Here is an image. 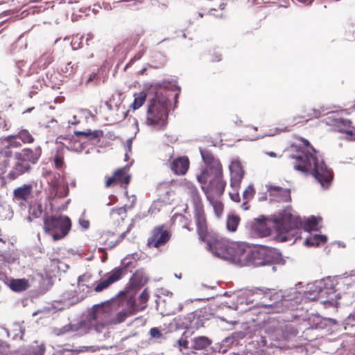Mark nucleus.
<instances>
[{
	"label": "nucleus",
	"mask_w": 355,
	"mask_h": 355,
	"mask_svg": "<svg viewBox=\"0 0 355 355\" xmlns=\"http://www.w3.org/2000/svg\"><path fill=\"white\" fill-rule=\"evenodd\" d=\"M207 249L215 257L239 266H261L275 260V251L263 246L250 248L244 244L230 243L225 239L207 241Z\"/></svg>",
	"instance_id": "nucleus-1"
},
{
	"label": "nucleus",
	"mask_w": 355,
	"mask_h": 355,
	"mask_svg": "<svg viewBox=\"0 0 355 355\" xmlns=\"http://www.w3.org/2000/svg\"><path fill=\"white\" fill-rule=\"evenodd\" d=\"M118 306L115 302L107 301L93 306L87 318L83 320L87 333L94 331L100 340L108 336L110 325L120 324L131 316V312L123 309L116 313Z\"/></svg>",
	"instance_id": "nucleus-2"
},
{
	"label": "nucleus",
	"mask_w": 355,
	"mask_h": 355,
	"mask_svg": "<svg viewBox=\"0 0 355 355\" xmlns=\"http://www.w3.org/2000/svg\"><path fill=\"white\" fill-rule=\"evenodd\" d=\"M242 295L246 297L254 296L252 301L259 300V306L268 309V312L272 313L297 309L299 303L302 300V295L297 292V288H290L279 292L266 288H255L244 291Z\"/></svg>",
	"instance_id": "nucleus-3"
},
{
	"label": "nucleus",
	"mask_w": 355,
	"mask_h": 355,
	"mask_svg": "<svg viewBox=\"0 0 355 355\" xmlns=\"http://www.w3.org/2000/svg\"><path fill=\"white\" fill-rule=\"evenodd\" d=\"M295 153L290 157L295 159L294 168L303 174L311 175L324 188H327L333 179L331 171L328 168L322 159H319L315 148L311 146L309 141H303V146H295Z\"/></svg>",
	"instance_id": "nucleus-4"
},
{
	"label": "nucleus",
	"mask_w": 355,
	"mask_h": 355,
	"mask_svg": "<svg viewBox=\"0 0 355 355\" xmlns=\"http://www.w3.org/2000/svg\"><path fill=\"white\" fill-rule=\"evenodd\" d=\"M170 92L164 87H158L150 99L146 111V124L152 130L164 129L168 123L170 106Z\"/></svg>",
	"instance_id": "nucleus-5"
},
{
	"label": "nucleus",
	"mask_w": 355,
	"mask_h": 355,
	"mask_svg": "<svg viewBox=\"0 0 355 355\" xmlns=\"http://www.w3.org/2000/svg\"><path fill=\"white\" fill-rule=\"evenodd\" d=\"M320 220L321 218L319 217L311 216L303 222L300 217L293 214L291 209H286L279 213L275 219V223L279 234L293 235V232L296 229L302 227L307 232L318 230V225Z\"/></svg>",
	"instance_id": "nucleus-6"
},
{
	"label": "nucleus",
	"mask_w": 355,
	"mask_h": 355,
	"mask_svg": "<svg viewBox=\"0 0 355 355\" xmlns=\"http://www.w3.org/2000/svg\"><path fill=\"white\" fill-rule=\"evenodd\" d=\"M71 227V220L65 216H55L44 218V232L54 241L64 238L69 233Z\"/></svg>",
	"instance_id": "nucleus-7"
},
{
	"label": "nucleus",
	"mask_w": 355,
	"mask_h": 355,
	"mask_svg": "<svg viewBox=\"0 0 355 355\" xmlns=\"http://www.w3.org/2000/svg\"><path fill=\"white\" fill-rule=\"evenodd\" d=\"M334 291V285L330 279H322L308 284L306 290L303 292L297 290V292L300 293L302 295V300L299 304L303 301L318 300Z\"/></svg>",
	"instance_id": "nucleus-8"
},
{
	"label": "nucleus",
	"mask_w": 355,
	"mask_h": 355,
	"mask_svg": "<svg viewBox=\"0 0 355 355\" xmlns=\"http://www.w3.org/2000/svg\"><path fill=\"white\" fill-rule=\"evenodd\" d=\"M277 322H268L264 326L263 331L267 339L272 340H288L295 336L298 331L291 323H282L276 326Z\"/></svg>",
	"instance_id": "nucleus-9"
},
{
	"label": "nucleus",
	"mask_w": 355,
	"mask_h": 355,
	"mask_svg": "<svg viewBox=\"0 0 355 355\" xmlns=\"http://www.w3.org/2000/svg\"><path fill=\"white\" fill-rule=\"evenodd\" d=\"M187 189L188 193L193 200L194 217L197 225L198 233L200 238L202 239L207 232V224L203 207L201 202V198L196 187L194 186L188 184Z\"/></svg>",
	"instance_id": "nucleus-10"
},
{
	"label": "nucleus",
	"mask_w": 355,
	"mask_h": 355,
	"mask_svg": "<svg viewBox=\"0 0 355 355\" xmlns=\"http://www.w3.org/2000/svg\"><path fill=\"white\" fill-rule=\"evenodd\" d=\"M230 173V187L233 192H230V196L233 201L239 202L240 196L239 190L241 182L244 177L245 172L239 160H233L229 166Z\"/></svg>",
	"instance_id": "nucleus-11"
},
{
	"label": "nucleus",
	"mask_w": 355,
	"mask_h": 355,
	"mask_svg": "<svg viewBox=\"0 0 355 355\" xmlns=\"http://www.w3.org/2000/svg\"><path fill=\"white\" fill-rule=\"evenodd\" d=\"M263 329L257 326L246 327L243 331H236L232 334L235 338L236 342L239 344V340L248 337L254 339L259 347L275 346V344L270 343L268 345L266 336L262 334Z\"/></svg>",
	"instance_id": "nucleus-12"
},
{
	"label": "nucleus",
	"mask_w": 355,
	"mask_h": 355,
	"mask_svg": "<svg viewBox=\"0 0 355 355\" xmlns=\"http://www.w3.org/2000/svg\"><path fill=\"white\" fill-rule=\"evenodd\" d=\"M209 181V186L205 187V184H201V188L204 191L206 197L209 193L211 196H220L223 195L226 182L223 179V170L209 173L207 175V182Z\"/></svg>",
	"instance_id": "nucleus-13"
},
{
	"label": "nucleus",
	"mask_w": 355,
	"mask_h": 355,
	"mask_svg": "<svg viewBox=\"0 0 355 355\" xmlns=\"http://www.w3.org/2000/svg\"><path fill=\"white\" fill-rule=\"evenodd\" d=\"M200 154L206 168L197 178L200 184H205L207 182V175L209 173L220 171L223 168L219 160L216 159L209 151L200 149Z\"/></svg>",
	"instance_id": "nucleus-14"
},
{
	"label": "nucleus",
	"mask_w": 355,
	"mask_h": 355,
	"mask_svg": "<svg viewBox=\"0 0 355 355\" xmlns=\"http://www.w3.org/2000/svg\"><path fill=\"white\" fill-rule=\"evenodd\" d=\"M34 200L33 185L24 184L13 191V201L22 209H26L29 203Z\"/></svg>",
	"instance_id": "nucleus-15"
},
{
	"label": "nucleus",
	"mask_w": 355,
	"mask_h": 355,
	"mask_svg": "<svg viewBox=\"0 0 355 355\" xmlns=\"http://www.w3.org/2000/svg\"><path fill=\"white\" fill-rule=\"evenodd\" d=\"M4 162L10 165V170L8 173V178L11 180H15L24 173H29L32 169V166L16 156L15 153L12 159L5 160Z\"/></svg>",
	"instance_id": "nucleus-16"
},
{
	"label": "nucleus",
	"mask_w": 355,
	"mask_h": 355,
	"mask_svg": "<svg viewBox=\"0 0 355 355\" xmlns=\"http://www.w3.org/2000/svg\"><path fill=\"white\" fill-rule=\"evenodd\" d=\"M171 238L170 233L163 227H155L153 230L152 236L148 240L149 247L159 248L164 245Z\"/></svg>",
	"instance_id": "nucleus-17"
},
{
	"label": "nucleus",
	"mask_w": 355,
	"mask_h": 355,
	"mask_svg": "<svg viewBox=\"0 0 355 355\" xmlns=\"http://www.w3.org/2000/svg\"><path fill=\"white\" fill-rule=\"evenodd\" d=\"M122 270L120 268H114L107 273L104 278L97 282L94 291L97 293L101 292L107 288L111 284L117 282L121 278Z\"/></svg>",
	"instance_id": "nucleus-18"
},
{
	"label": "nucleus",
	"mask_w": 355,
	"mask_h": 355,
	"mask_svg": "<svg viewBox=\"0 0 355 355\" xmlns=\"http://www.w3.org/2000/svg\"><path fill=\"white\" fill-rule=\"evenodd\" d=\"M16 156L21 159L22 161L28 164L30 166L35 164L39 160L42 155V149L40 146H37L34 149L26 148L19 152L15 153Z\"/></svg>",
	"instance_id": "nucleus-19"
},
{
	"label": "nucleus",
	"mask_w": 355,
	"mask_h": 355,
	"mask_svg": "<svg viewBox=\"0 0 355 355\" xmlns=\"http://www.w3.org/2000/svg\"><path fill=\"white\" fill-rule=\"evenodd\" d=\"M53 332L56 336H61L67 333H72L74 335L82 336L87 333L85 324L83 321L77 322L76 324H68L60 328H54Z\"/></svg>",
	"instance_id": "nucleus-20"
},
{
	"label": "nucleus",
	"mask_w": 355,
	"mask_h": 355,
	"mask_svg": "<svg viewBox=\"0 0 355 355\" xmlns=\"http://www.w3.org/2000/svg\"><path fill=\"white\" fill-rule=\"evenodd\" d=\"M333 125L340 132L345 134V137L349 140H355V127L351 126V121L342 118H334L332 119Z\"/></svg>",
	"instance_id": "nucleus-21"
},
{
	"label": "nucleus",
	"mask_w": 355,
	"mask_h": 355,
	"mask_svg": "<svg viewBox=\"0 0 355 355\" xmlns=\"http://www.w3.org/2000/svg\"><path fill=\"white\" fill-rule=\"evenodd\" d=\"M52 195L54 197L63 198L68 195L69 187L67 182L62 178L60 173L54 175L53 180L51 182Z\"/></svg>",
	"instance_id": "nucleus-22"
},
{
	"label": "nucleus",
	"mask_w": 355,
	"mask_h": 355,
	"mask_svg": "<svg viewBox=\"0 0 355 355\" xmlns=\"http://www.w3.org/2000/svg\"><path fill=\"white\" fill-rule=\"evenodd\" d=\"M149 298V293L148 290L144 289L142 293L139 295V304H137L135 302H128V304L130 306L128 309H125V311H129L131 312V315L136 313L137 311H143L147 306V302Z\"/></svg>",
	"instance_id": "nucleus-23"
},
{
	"label": "nucleus",
	"mask_w": 355,
	"mask_h": 355,
	"mask_svg": "<svg viewBox=\"0 0 355 355\" xmlns=\"http://www.w3.org/2000/svg\"><path fill=\"white\" fill-rule=\"evenodd\" d=\"M128 170V166L116 170L114 172L113 177L109 178L106 180L105 187H109L115 181H119L125 185L128 184L130 180V175L127 173Z\"/></svg>",
	"instance_id": "nucleus-24"
},
{
	"label": "nucleus",
	"mask_w": 355,
	"mask_h": 355,
	"mask_svg": "<svg viewBox=\"0 0 355 355\" xmlns=\"http://www.w3.org/2000/svg\"><path fill=\"white\" fill-rule=\"evenodd\" d=\"M189 166V161L186 157H180L171 163V169L176 175H184Z\"/></svg>",
	"instance_id": "nucleus-25"
},
{
	"label": "nucleus",
	"mask_w": 355,
	"mask_h": 355,
	"mask_svg": "<svg viewBox=\"0 0 355 355\" xmlns=\"http://www.w3.org/2000/svg\"><path fill=\"white\" fill-rule=\"evenodd\" d=\"M267 191L270 196L277 197L278 200L288 201L291 200L290 190L277 186H267Z\"/></svg>",
	"instance_id": "nucleus-26"
},
{
	"label": "nucleus",
	"mask_w": 355,
	"mask_h": 355,
	"mask_svg": "<svg viewBox=\"0 0 355 355\" xmlns=\"http://www.w3.org/2000/svg\"><path fill=\"white\" fill-rule=\"evenodd\" d=\"M191 348L196 350H202L209 346L211 340L207 336H198L191 339Z\"/></svg>",
	"instance_id": "nucleus-27"
},
{
	"label": "nucleus",
	"mask_w": 355,
	"mask_h": 355,
	"mask_svg": "<svg viewBox=\"0 0 355 355\" xmlns=\"http://www.w3.org/2000/svg\"><path fill=\"white\" fill-rule=\"evenodd\" d=\"M253 229L257 232L258 235L261 237H265L270 234V229L267 227L264 218L255 219L253 224Z\"/></svg>",
	"instance_id": "nucleus-28"
},
{
	"label": "nucleus",
	"mask_w": 355,
	"mask_h": 355,
	"mask_svg": "<svg viewBox=\"0 0 355 355\" xmlns=\"http://www.w3.org/2000/svg\"><path fill=\"white\" fill-rule=\"evenodd\" d=\"M27 207H28L29 216L28 220L29 221L32 220V218H37L42 216L43 212L42 206L35 200H33L31 203H29Z\"/></svg>",
	"instance_id": "nucleus-29"
},
{
	"label": "nucleus",
	"mask_w": 355,
	"mask_h": 355,
	"mask_svg": "<svg viewBox=\"0 0 355 355\" xmlns=\"http://www.w3.org/2000/svg\"><path fill=\"white\" fill-rule=\"evenodd\" d=\"M327 241V236L324 235L311 234L309 237L306 238L304 243L307 246H318L321 243H324Z\"/></svg>",
	"instance_id": "nucleus-30"
},
{
	"label": "nucleus",
	"mask_w": 355,
	"mask_h": 355,
	"mask_svg": "<svg viewBox=\"0 0 355 355\" xmlns=\"http://www.w3.org/2000/svg\"><path fill=\"white\" fill-rule=\"evenodd\" d=\"M218 196H211L209 193H207V199L213 207L215 214L219 217L223 211V205L216 199Z\"/></svg>",
	"instance_id": "nucleus-31"
},
{
	"label": "nucleus",
	"mask_w": 355,
	"mask_h": 355,
	"mask_svg": "<svg viewBox=\"0 0 355 355\" xmlns=\"http://www.w3.org/2000/svg\"><path fill=\"white\" fill-rule=\"evenodd\" d=\"M17 135H10L5 137L2 141V144L6 148H17L21 147V143L17 140Z\"/></svg>",
	"instance_id": "nucleus-32"
},
{
	"label": "nucleus",
	"mask_w": 355,
	"mask_h": 355,
	"mask_svg": "<svg viewBox=\"0 0 355 355\" xmlns=\"http://www.w3.org/2000/svg\"><path fill=\"white\" fill-rule=\"evenodd\" d=\"M75 135L78 137L83 136L89 140L94 139L98 141V139L102 136L103 133L101 130L92 131L91 130H87L86 131H76L75 132Z\"/></svg>",
	"instance_id": "nucleus-33"
},
{
	"label": "nucleus",
	"mask_w": 355,
	"mask_h": 355,
	"mask_svg": "<svg viewBox=\"0 0 355 355\" xmlns=\"http://www.w3.org/2000/svg\"><path fill=\"white\" fill-rule=\"evenodd\" d=\"M10 286L12 291L21 292L28 287V282L24 279H13L10 282Z\"/></svg>",
	"instance_id": "nucleus-34"
},
{
	"label": "nucleus",
	"mask_w": 355,
	"mask_h": 355,
	"mask_svg": "<svg viewBox=\"0 0 355 355\" xmlns=\"http://www.w3.org/2000/svg\"><path fill=\"white\" fill-rule=\"evenodd\" d=\"M146 281V279L144 278L141 274L136 272L130 279L129 286L132 288L137 289L141 288Z\"/></svg>",
	"instance_id": "nucleus-35"
},
{
	"label": "nucleus",
	"mask_w": 355,
	"mask_h": 355,
	"mask_svg": "<svg viewBox=\"0 0 355 355\" xmlns=\"http://www.w3.org/2000/svg\"><path fill=\"white\" fill-rule=\"evenodd\" d=\"M240 222L239 216L230 214L227 216L226 220V227L229 232H234L236 230L237 227Z\"/></svg>",
	"instance_id": "nucleus-36"
},
{
	"label": "nucleus",
	"mask_w": 355,
	"mask_h": 355,
	"mask_svg": "<svg viewBox=\"0 0 355 355\" xmlns=\"http://www.w3.org/2000/svg\"><path fill=\"white\" fill-rule=\"evenodd\" d=\"M0 257L8 263H14L18 259V254L14 250L3 251L0 252Z\"/></svg>",
	"instance_id": "nucleus-37"
},
{
	"label": "nucleus",
	"mask_w": 355,
	"mask_h": 355,
	"mask_svg": "<svg viewBox=\"0 0 355 355\" xmlns=\"http://www.w3.org/2000/svg\"><path fill=\"white\" fill-rule=\"evenodd\" d=\"M146 100V95L144 92H139L135 94L134 102L130 107L135 110L141 107Z\"/></svg>",
	"instance_id": "nucleus-38"
},
{
	"label": "nucleus",
	"mask_w": 355,
	"mask_h": 355,
	"mask_svg": "<svg viewBox=\"0 0 355 355\" xmlns=\"http://www.w3.org/2000/svg\"><path fill=\"white\" fill-rule=\"evenodd\" d=\"M78 68L77 64L69 62L65 66L60 68V73L65 77L73 74Z\"/></svg>",
	"instance_id": "nucleus-39"
},
{
	"label": "nucleus",
	"mask_w": 355,
	"mask_h": 355,
	"mask_svg": "<svg viewBox=\"0 0 355 355\" xmlns=\"http://www.w3.org/2000/svg\"><path fill=\"white\" fill-rule=\"evenodd\" d=\"M17 135L19 139L24 144H31L34 141V137L29 131L26 129H21Z\"/></svg>",
	"instance_id": "nucleus-40"
},
{
	"label": "nucleus",
	"mask_w": 355,
	"mask_h": 355,
	"mask_svg": "<svg viewBox=\"0 0 355 355\" xmlns=\"http://www.w3.org/2000/svg\"><path fill=\"white\" fill-rule=\"evenodd\" d=\"M255 193V190L253 187L252 184H250L246 189L244 190L243 193V198L244 200L249 201L251 200Z\"/></svg>",
	"instance_id": "nucleus-41"
},
{
	"label": "nucleus",
	"mask_w": 355,
	"mask_h": 355,
	"mask_svg": "<svg viewBox=\"0 0 355 355\" xmlns=\"http://www.w3.org/2000/svg\"><path fill=\"white\" fill-rule=\"evenodd\" d=\"M327 110L324 107L320 109H312L310 112L307 114V116L309 118H318L322 114H324V112Z\"/></svg>",
	"instance_id": "nucleus-42"
},
{
	"label": "nucleus",
	"mask_w": 355,
	"mask_h": 355,
	"mask_svg": "<svg viewBox=\"0 0 355 355\" xmlns=\"http://www.w3.org/2000/svg\"><path fill=\"white\" fill-rule=\"evenodd\" d=\"M55 167L57 169H61L64 165V157L62 154L57 153L53 159Z\"/></svg>",
	"instance_id": "nucleus-43"
},
{
	"label": "nucleus",
	"mask_w": 355,
	"mask_h": 355,
	"mask_svg": "<svg viewBox=\"0 0 355 355\" xmlns=\"http://www.w3.org/2000/svg\"><path fill=\"white\" fill-rule=\"evenodd\" d=\"M149 334L152 338L157 340L162 339L164 338L163 334L157 327L151 328L149 331Z\"/></svg>",
	"instance_id": "nucleus-44"
},
{
	"label": "nucleus",
	"mask_w": 355,
	"mask_h": 355,
	"mask_svg": "<svg viewBox=\"0 0 355 355\" xmlns=\"http://www.w3.org/2000/svg\"><path fill=\"white\" fill-rule=\"evenodd\" d=\"M222 344L225 347H232L233 345H237L238 343L236 342L234 337L232 334L223 340Z\"/></svg>",
	"instance_id": "nucleus-45"
},
{
	"label": "nucleus",
	"mask_w": 355,
	"mask_h": 355,
	"mask_svg": "<svg viewBox=\"0 0 355 355\" xmlns=\"http://www.w3.org/2000/svg\"><path fill=\"white\" fill-rule=\"evenodd\" d=\"M126 214V209L123 207H121L116 209H112L110 211V216H112L114 214H116L118 216H125Z\"/></svg>",
	"instance_id": "nucleus-46"
},
{
	"label": "nucleus",
	"mask_w": 355,
	"mask_h": 355,
	"mask_svg": "<svg viewBox=\"0 0 355 355\" xmlns=\"http://www.w3.org/2000/svg\"><path fill=\"white\" fill-rule=\"evenodd\" d=\"M45 347L43 344L37 345V348L34 349L31 355H44Z\"/></svg>",
	"instance_id": "nucleus-47"
},
{
	"label": "nucleus",
	"mask_w": 355,
	"mask_h": 355,
	"mask_svg": "<svg viewBox=\"0 0 355 355\" xmlns=\"http://www.w3.org/2000/svg\"><path fill=\"white\" fill-rule=\"evenodd\" d=\"M178 344L180 351H182V348L189 349V342L183 338H181L178 340Z\"/></svg>",
	"instance_id": "nucleus-48"
},
{
	"label": "nucleus",
	"mask_w": 355,
	"mask_h": 355,
	"mask_svg": "<svg viewBox=\"0 0 355 355\" xmlns=\"http://www.w3.org/2000/svg\"><path fill=\"white\" fill-rule=\"evenodd\" d=\"M125 232L122 233L120 235L119 239L116 240L115 241H111L110 243H108V247L110 248H113L114 247H115L117 245V243H119L125 236Z\"/></svg>",
	"instance_id": "nucleus-49"
},
{
	"label": "nucleus",
	"mask_w": 355,
	"mask_h": 355,
	"mask_svg": "<svg viewBox=\"0 0 355 355\" xmlns=\"http://www.w3.org/2000/svg\"><path fill=\"white\" fill-rule=\"evenodd\" d=\"M79 224L84 230H87L89 227V222L87 220L80 219Z\"/></svg>",
	"instance_id": "nucleus-50"
},
{
	"label": "nucleus",
	"mask_w": 355,
	"mask_h": 355,
	"mask_svg": "<svg viewBox=\"0 0 355 355\" xmlns=\"http://www.w3.org/2000/svg\"><path fill=\"white\" fill-rule=\"evenodd\" d=\"M132 139H128L126 141V153H125V157L128 156V151L130 152L132 148Z\"/></svg>",
	"instance_id": "nucleus-51"
},
{
	"label": "nucleus",
	"mask_w": 355,
	"mask_h": 355,
	"mask_svg": "<svg viewBox=\"0 0 355 355\" xmlns=\"http://www.w3.org/2000/svg\"><path fill=\"white\" fill-rule=\"evenodd\" d=\"M73 297H74V294H73V293L71 291V292H70V293H67V295H65V294H64V295L62 296V300H63L64 301L71 300V299H73Z\"/></svg>",
	"instance_id": "nucleus-52"
},
{
	"label": "nucleus",
	"mask_w": 355,
	"mask_h": 355,
	"mask_svg": "<svg viewBox=\"0 0 355 355\" xmlns=\"http://www.w3.org/2000/svg\"><path fill=\"white\" fill-rule=\"evenodd\" d=\"M315 320L316 321H320V322H318L315 325V329H322L323 328V324H322V319L320 318V317H316L315 318Z\"/></svg>",
	"instance_id": "nucleus-53"
},
{
	"label": "nucleus",
	"mask_w": 355,
	"mask_h": 355,
	"mask_svg": "<svg viewBox=\"0 0 355 355\" xmlns=\"http://www.w3.org/2000/svg\"><path fill=\"white\" fill-rule=\"evenodd\" d=\"M81 114H83L86 118L88 117V116H91V113L87 110H81Z\"/></svg>",
	"instance_id": "nucleus-54"
},
{
	"label": "nucleus",
	"mask_w": 355,
	"mask_h": 355,
	"mask_svg": "<svg viewBox=\"0 0 355 355\" xmlns=\"http://www.w3.org/2000/svg\"><path fill=\"white\" fill-rule=\"evenodd\" d=\"M248 201L245 200L244 202L241 205V207L244 210H248Z\"/></svg>",
	"instance_id": "nucleus-55"
},
{
	"label": "nucleus",
	"mask_w": 355,
	"mask_h": 355,
	"mask_svg": "<svg viewBox=\"0 0 355 355\" xmlns=\"http://www.w3.org/2000/svg\"><path fill=\"white\" fill-rule=\"evenodd\" d=\"M266 154L268 156L271 157H277V154L275 153H274V152H272V151L271 152H267Z\"/></svg>",
	"instance_id": "nucleus-56"
},
{
	"label": "nucleus",
	"mask_w": 355,
	"mask_h": 355,
	"mask_svg": "<svg viewBox=\"0 0 355 355\" xmlns=\"http://www.w3.org/2000/svg\"><path fill=\"white\" fill-rule=\"evenodd\" d=\"M6 350V347L0 344V355L3 354V352Z\"/></svg>",
	"instance_id": "nucleus-57"
},
{
	"label": "nucleus",
	"mask_w": 355,
	"mask_h": 355,
	"mask_svg": "<svg viewBox=\"0 0 355 355\" xmlns=\"http://www.w3.org/2000/svg\"><path fill=\"white\" fill-rule=\"evenodd\" d=\"M95 77H96L95 74L91 75L90 77L88 78L87 82L89 83V82L92 81Z\"/></svg>",
	"instance_id": "nucleus-58"
},
{
	"label": "nucleus",
	"mask_w": 355,
	"mask_h": 355,
	"mask_svg": "<svg viewBox=\"0 0 355 355\" xmlns=\"http://www.w3.org/2000/svg\"><path fill=\"white\" fill-rule=\"evenodd\" d=\"M92 38V35L91 34H88V37L86 39L87 43L88 42L89 40H91Z\"/></svg>",
	"instance_id": "nucleus-59"
},
{
	"label": "nucleus",
	"mask_w": 355,
	"mask_h": 355,
	"mask_svg": "<svg viewBox=\"0 0 355 355\" xmlns=\"http://www.w3.org/2000/svg\"><path fill=\"white\" fill-rule=\"evenodd\" d=\"M76 116H73V122H71V123H72V124H76V123H78V121H77L76 120Z\"/></svg>",
	"instance_id": "nucleus-60"
},
{
	"label": "nucleus",
	"mask_w": 355,
	"mask_h": 355,
	"mask_svg": "<svg viewBox=\"0 0 355 355\" xmlns=\"http://www.w3.org/2000/svg\"><path fill=\"white\" fill-rule=\"evenodd\" d=\"M321 303L322 304H334V302H325V301H323V302H321Z\"/></svg>",
	"instance_id": "nucleus-61"
},
{
	"label": "nucleus",
	"mask_w": 355,
	"mask_h": 355,
	"mask_svg": "<svg viewBox=\"0 0 355 355\" xmlns=\"http://www.w3.org/2000/svg\"><path fill=\"white\" fill-rule=\"evenodd\" d=\"M136 4L135 1H130V3L129 4V6H132Z\"/></svg>",
	"instance_id": "nucleus-62"
},
{
	"label": "nucleus",
	"mask_w": 355,
	"mask_h": 355,
	"mask_svg": "<svg viewBox=\"0 0 355 355\" xmlns=\"http://www.w3.org/2000/svg\"><path fill=\"white\" fill-rule=\"evenodd\" d=\"M82 150H83V148H82L81 145H80V146H79V148H76V150L80 151V152Z\"/></svg>",
	"instance_id": "nucleus-63"
},
{
	"label": "nucleus",
	"mask_w": 355,
	"mask_h": 355,
	"mask_svg": "<svg viewBox=\"0 0 355 355\" xmlns=\"http://www.w3.org/2000/svg\"><path fill=\"white\" fill-rule=\"evenodd\" d=\"M112 204V202L111 201H110V202H108L106 204V205L110 206V205H111Z\"/></svg>",
	"instance_id": "nucleus-64"
}]
</instances>
